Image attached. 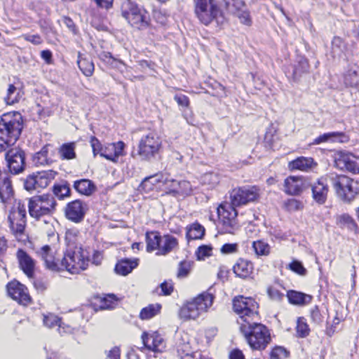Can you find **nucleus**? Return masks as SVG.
<instances>
[{
  "mask_svg": "<svg viewBox=\"0 0 359 359\" xmlns=\"http://www.w3.org/2000/svg\"><path fill=\"white\" fill-rule=\"evenodd\" d=\"M122 15L131 25L139 29L146 28L148 25V17L144 10L140 8L130 0H125L122 4Z\"/></svg>",
  "mask_w": 359,
  "mask_h": 359,
  "instance_id": "obj_8",
  "label": "nucleus"
},
{
  "mask_svg": "<svg viewBox=\"0 0 359 359\" xmlns=\"http://www.w3.org/2000/svg\"><path fill=\"white\" fill-rule=\"evenodd\" d=\"M74 188L79 194L85 196H90L95 190L96 187L90 180L82 179L76 180L74 183Z\"/></svg>",
  "mask_w": 359,
  "mask_h": 359,
  "instance_id": "obj_32",
  "label": "nucleus"
},
{
  "mask_svg": "<svg viewBox=\"0 0 359 359\" xmlns=\"http://www.w3.org/2000/svg\"><path fill=\"white\" fill-rule=\"evenodd\" d=\"M20 98V90L13 84L9 85L7 95L4 100L7 104H13L19 101Z\"/></svg>",
  "mask_w": 359,
  "mask_h": 359,
  "instance_id": "obj_45",
  "label": "nucleus"
},
{
  "mask_svg": "<svg viewBox=\"0 0 359 359\" xmlns=\"http://www.w3.org/2000/svg\"><path fill=\"white\" fill-rule=\"evenodd\" d=\"M267 294L271 299L277 302L281 301L284 297L283 293L275 286H269L267 288Z\"/></svg>",
  "mask_w": 359,
  "mask_h": 359,
  "instance_id": "obj_58",
  "label": "nucleus"
},
{
  "mask_svg": "<svg viewBox=\"0 0 359 359\" xmlns=\"http://www.w3.org/2000/svg\"><path fill=\"white\" fill-rule=\"evenodd\" d=\"M328 180L329 175H327L320 177L311 185L313 198L319 204L325 203L327 200L329 192Z\"/></svg>",
  "mask_w": 359,
  "mask_h": 359,
  "instance_id": "obj_19",
  "label": "nucleus"
},
{
  "mask_svg": "<svg viewBox=\"0 0 359 359\" xmlns=\"http://www.w3.org/2000/svg\"><path fill=\"white\" fill-rule=\"evenodd\" d=\"M22 128L21 122L10 114L0 117V152L18 139Z\"/></svg>",
  "mask_w": 359,
  "mask_h": 359,
  "instance_id": "obj_5",
  "label": "nucleus"
},
{
  "mask_svg": "<svg viewBox=\"0 0 359 359\" xmlns=\"http://www.w3.org/2000/svg\"><path fill=\"white\" fill-rule=\"evenodd\" d=\"M144 346L154 352L161 353L165 348V343L163 337L157 332L148 333L144 332L142 334Z\"/></svg>",
  "mask_w": 359,
  "mask_h": 359,
  "instance_id": "obj_18",
  "label": "nucleus"
},
{
  "mask_svg": "<svg viewBox=\"0 0 359 359\" xmlns=\"http://www.w3.org/2000/svg\"><path fill=\"white\" fill-rule=\"evenodd\" d=\"M77 64L80 70L86 76H91L93 75L94 64L90 59L83 57L81 54H79Z\"/></svg>",
  "mask_w": 359,
  "mask_h": 359,
  "instance_id": "obj_37",
  "label": "nucleus"
},
{
  "mask_svg": "<svg viewBox=\"0 0 359 359\" xmlns=\"http://www.w3.org/2000/svg\"><path fill=\"white\" fill-rule=\"evenodd\" d=\"M161 236L157 231H149L146 233L147 251H158Z\"/></svg>",
  "mask_w": 359,
  "mask_h": 359,
  "instance_id": "obj_36",
  "label": "nucleus"
},
{
  "mask_svg": "<svg viewBox=\"0 0 359 359\" xmlns=\"http://www.w3.org/2000/svg\"><path fill=\"white\" fill-rule=\"evenodd\" d=\"M167 181L166 172H158L145 177L142 180L140 188L146 193H149L154 190L159 184L165 185V182Z\"/></svg>",
  "mask_w": 359,
  "mask_h": 359,
  "instance_id": "obj_25",
  "label": "nucleus"
},
{
  "mask_svg": "<svg viewBox=\"0 0 359 359\" xmlns=\"http://www.w3.org/2000/svg\"><path fill=\"white\" fill-rule=\"evenodd\" d=\"M287 297L290 304L299 306L307 304L310 303L312 299L311 295L295 290L288 291Z\"/></svg>",
  "mask_w": 359,
  "mask_h": 359,
  "instance_id": "obj_33",
  "label": "nucleus"
},
{
  "mask_svg": "<svg viewBox=\"0 0 359 359\" xmlns=\"http://www.w3.org/2000/svg\"><path fill=\"white\" fill-rule=\"evenodd\" d=\"M337 224L341 228H346L351 231H355L357 228L354 219L348 214H341L336 217Z\"/></svg>",
  "mask_w": 359,
  "mask_h": 359,
  "instance_id": "obj_39",
  "label": "nucleus"
},
{
  "mask_svg": "<svg viewBox=\"0 0 359 359\" xmlns=\"http://www.w3.org/2000/svg\"><path fill=\"white\" fill-rule=\"evenodd\" d=\"M337 196L342 201L350 203L359 194V181L344 175H329Z\"/></svg>",
  "mask_w": 359,
  "mask_h": 359,
  "instance_id": "obj_3",
  "label": "nucleus"
},
{
  "mask_svg": "<svg viewBox=\"0 0 359 359\" xmlns=\"http://www.w3.org/2000/svg\"><path fill=\"white\" fill-rule=\"evenodd\" d=\"M309 68V63L306 59L302 58L298 65L293 69L292 78L294 81L297 80L302 73L308 72Z\"/></svg>",
  "mask_w": 359,
  "mask_h": 359,
  "instance_id": "obj_49",
  "label": "nucleus"
},
{
  "mask_svg": "<svg viewBox=\"0 0 359 359\" xmlns=\"http://www.w3.org/2000/svg\"><path fill=\"white\" fill-rule=\"evenodd\" d=\"M161 147L160 137L156 133L151 132L141 138L138 146V154L142 159L150 160L159 153Z\"/></svg>",
  "mask_w": 359,
  "mask_h": 359,
  "instance_id": "obj_10",
  "label": "nucleus"
},
{
  "mask_svg": "<svg viewBox=\"0 0 359 359\" xmlns=\"http://www.w3.org/2000/svg\"><path fill=\"white\" fill-rule=\"evenodd\" d=\"M49 145L44 146L33 158V161L36 165H43L50 163V160L48 157Z\"/></svg>",
  "mask_w": 359,
  "mask_h": 359,
  "instance_id": "obj_43",
  "label": "nucleus"
},
{
  "mask_svg": "<svg viewBox=\"0 0 359 359\" xmlns=\"http://www.w3.org/2000/svg\"><path fill=\"white\" fill-rule=\"evenodd\" d=\"M57 203L51 194L34 196L29 198L28 208L30 216L36 220L43 219L44 224L47 225L48 235L53 233L52 215L55 211Z\"/></svg>",
  "mask_w": 359,
  "mask_h": 359,
  "instance_id": "obj_1",
  "label": "nucleus"
},
{
  "mask_svg": "<svg viewBox=\"0 0 359 359\" xmlns=\"http://www.w3.org/2000/svg\"><path fill=\"white\" fill-rule=\"evenodd\" d=\"M242 323L240 330L252 350L262 351L271 341L269 329L261 323L252 321Z\"/></svg>",
  "mask_w": 359,
  "mask_h": 359,
  "instance_id": "obj_2",
  "label": "nucleus"
},
{
  "mask_svg": "<svg viewBox=\"0 0 359 359\" xmlns=\"http://www.w3.org/2000/svg\"><path fill=\"white\" fill-rule=\"evenodd\" d=\"M345 50V44L343 39L339 36H334L332 41V53L333 56H340Z\"/></svg>",
  "mask_w": 359,
  "mask_h": 359,
  "instance_id": "obj_50",
  "label": "nucleus"
},
{
  "mask_svg": "<svg viewBox=\"0 0 359 359\" xmlns=\"http://www.w3.org/2000/svg\"><path fill=\"white\" fill-rule=\"evenodd\" d=\"M60 320H61L58 316H57L53 313H48L47 315H43V324H44V325H46V327H48L49 328L53 327L55 326H58Z\"/></svg>",
  "mask_w": 359,
  "mask_h": 359,
  "instance_id": "obj_57",
  "label": "nucleus"
},
{
  "mask_svg": "<svg viewBox=\"0 0 359 359\" xmlns=\"http://www.w3.org/2000/svg\"><path fill=\"white\" fill-rule=\"evenodd\" d=\"M79 231L76 229H69L65 233L67 250H76L83 248L79 241Z\"/></svg>",
  "mask_w": 359,
  "mask_h": 359,
  "instance_id": "obj_35",
  "label": "nucleus"
},
{
  "mask_svg": "<svg viewBox=\"0 0 359 359\" xmlns=\"http://www.w3.org/2000/svg\"><path fill=\"white\" fill-rule=\"evenodd\" d=\"M26 207L18 202L16 206L11 210L8 215V222L11 230L16 233H22L25 230L26 224Z\"/></svg>",
  "mask_w": 359,
  "mask_h": 359,
  "instance_id": "obj_13",
  "label": "nucleus"
},
{
  "mask_svg": "<svg viewBox=\"0 0 359 359\" xmlns=\"http://www.w3.org/2000/svg\"><path fill=\"white\" fill-rule=\"evenodd\" d=\"M233 311L239 316L238 323L241 326L242 323L253 320L258 315V306L252 298L243 296L236 297L233 300Z\"/></svg>",
  "mask_w": 359,
  "mask_h": 359,
  "instance_id": "obj_7",
  "label": "nucleus"
},
{
  "mask_svg": "<svg viewBox=\"0 0 359 359\" xmlns=\"http://www.w3.org/2000/svg\"><path fill=\"white\" fill-rule=\"evenodd\" d=\"M89 262V252L86 249L66 250L60 260L61 271L78 274L88 268Z\"/></svg>",
  "mask_w": 359,
  "mask_h": 359,
  "instance_id": "obj_4",
  "label": "nucleus"
},
{
  "mask_svg": "<svg viewBox=\"0 0 359 359\" xmlns=\"http://www.w3.org/2000/svg\"><path fill=\"white\" fill-rule=\"evenodd\" d=\"M161 308V306L158 304H150L141 310L140 318L142 320L150 319L160 312Z\"/></svg>",
  "mask_w": 359,
  "mask_h": 359,
  "instance_id": "obj_42",
  "label": "nucleus"
},
{
  "mask_svg": "<svg viewBox=\"0 0 359 359\" xmlns=\"http://www.w3.org/2000/svg\"><path fill=\"white\" fill-rule=\"evenodd\" d=\"M289 352L283 346L274 347L270 353V359H285Z\"/></svg>",
  "mask_w": 359,
  "mask_h": 359,
  "instance_id": "obj_55",
  "label": "nucleus"
},
{
  "mask_svg": "<svg viewBox=\"0 0 359 359\" xmlns=\"http://www.w3.org/2000/svg\"><path fill=\"white\" fill-rule=\"evenodd\" d=\"M192 268V262L190 261L184 260L179 263L177 276L180 278L187 277Z\"/></svg>",
  "mask_w": 359,
  "mask_h": 359,
  "instance_id": "obj_52",
  "label": "nucleus"
},
{
  "mask_svg": "<svg viewBox=\"0 0 359 359\" xmlns=\"http://www.w3.org/2000/svg\"><path fill=\"white\" fill-rule=\"evenodd\" d=\"M38 255L43 260L46 268L51 271H61L60 260L56 259L49 245H44L37 251Z\"/></svg>",
  "mask_w": 359,
  "mask_h": 359,
  "instance_id": "obj_21",
  "label": "nucleus"
},
{
  "mask_svg": "<svg viewBox=\"0 0 359 359\" xmlns=\"http://www.w3.org/2000/svg\"><path fill=\"white\" fill-rule=\"evenodd\" d=\"M252 247L258 256H266L270 253L271 248L269 245L263 241H254Z\"/></svg>",
  "mask_w": 359,
  "mask_h": 359,
  "instance_id": "obj_47",
  "label": "nucleus"
},
{
  "mask_svg": "<svg viewBox=\"0 0 359 359\" xmlns=\"http://www.w3.org/2000/svg\"><path fill=\"white\" fill-rule=\"evenodd\" d=\"M57 172L52 170H43L27 177L24 182L25 189L29 191L46 188L55 177Z\"/></svg>",
  "mask_w": 359,
  "mask_h": 359,
  "instance_id": "obj_12",
  "label": "nucleus"
},
{
  "mask_svg": "<svg viewBox=\"0 0 359 359\" xmlns=\"http://www.w3.org/2000/svg\"><path fill=\"white\" fill-rule=\"evenodd\" d=\"M316 164L312 158L301 156L289 163V168L291 170H299L301 171H308L312 169Z\"/></svg>",
  "mask_w": 359,
  "mask_h": 359,
  "instance_id": "obj_30",
  "label": "nucleus"
},
{
  "mask_svg": "<svg viewBox=\"0 0 359 359\" xmlns=\"http://www.w3.org/2000/svg\"><path fill=\"white\" fill-rule=\"evenodd\" d=\"M14 191L11 178L8 173H0V200L7 204L13 199Z\"/></svg>",
  "mask_w": 359,
  "mask_h": 359,
  "instance_id": "obj_20",
  "label": "nucleus"
},
{
  "mask_svg": "<svg viewBox=\"0 0 359 359\" xmlns=\"http://www.w3.org/2000/svg\"><path fill=\"white\" fill-rule=\"evenodd\" d=\"M125 144L122 141L107 143L104 145L102 156L112 162H117L119 156H123Z\"/></svg>",
  "mask_w": 359,
  "mask_h": 359,
  "instance_id": "obj_22",
  "label": "nucleus"
},
{
  "mask_svg": "<svg viewBox=\"0 0 359 359\" xmlns=\"http://www.w3.org/2000/svg\"><path fill=\"white\" fill-rule=\"evenodd\" d=\"M88 210L87 205L81 200H74L67 204L65 212L66 217L75 223L81 222Z\"/></svg>",
  "mask_w": 359,
  "mask_h": 359,
  "instance_id": "obj_16",
  "label": "nucleus"
},
{
  "mask_svg": "<svg viewBox=\"0 0 359 359\" xmlns=\"http://www.w3.org/2000/svg\"><path fill=\"white\" fill-rule=\"evenodd\" d=\"M306 181L299 177L290 176L284 182V191L291 196L300 194L306 188Z\"/></svg>",
  "mask_w": 359,
  "mask_h": 359,
  "instance_id": "obj_23",
  "label": "nucleus"
},
{
  "mask_svg": "<svg viewBox=\"0 0 359 359\" xmlns=\"http://www.w3.org/2000/svg\"><path fill=\"white\" fill-rule=\"evenodd\" d=\"M240 20V22L245 25L250 26L252 24L250 12L245 6V8H241L238 13L234 14Z\"/></svg>",
  "mask_w": 359,
  "mask_h": 359,
  "instance_id": "obj_56",
  "label": "nucleus"
},
{
  "mask_svg": "<svg viewBox=\"0 0 359 359\" xmlns=\"http://www.w3.org/2000/svg\"><path fill=\"white\" fill-rule=\"evenodd\" d=\"M138 259H123L120 260L115 266L116 273L126 276L130 273L138 265Z\"/></svg>",
  "mask_w": 359,
  "mask_h": 359,
  "instance_id": "obj_31",
  "label": "nucleus"
},
{
  "mask_svg": "<svg viewBox=\"0 0 359 359\" xmlns=\"http://www.w3.org/2000/svg\"><path fill=\"white\" fill-rule=\"evenodd\" d=\"M259 196L260 189L257 186L247 185L235 188L230 194L229 204L235 208L257 201Z\"/></svg>",
  "mask_w": 359,
  "mask_h": 359,
  "instance_id": "obj_9",
  "label": "nucleus"
},
{
  "mask_svg": "<svg viewBox=\"0 0 359 359\" xmlns=\"http://www.w3.org/2000/svg\"><path fill=\"white\" fill-rule=\"evenodd\" d=\"M8 295L18 304L27 306L31 302V297L27 288L18 280H12L6 285Z\"/></svg>",
  "mask_w": 359,
  "mask_h": 359,
  "instance_id": "obj_14",
  "label": "nucleus"
},
{
  "mask_svg": "<svg viewBox=\"0 0 359 359\" xmlns=\"http://www.w3.org/2000/svg\"><path fill=\"white\" fill-rule=\"evenodd\" d=\"M100 58L105 62L111 65L112 67L120 69L121 67H124L125 64L119 60L115 59L110 53L104 52L100 55Z\"/></svg>",
  "mask_w": 359,
  "mask_h": 359,
  "instance_id": "obj_54",
  "label": "nucleus"
},
{
  "mask_svg": "<svg viewBox=\"0 0 359 359\" xmlns=\"http://www.w3.org/2000/svg\"><path fill=\"white\" fill-rule=\"evenodd\" d=\"M302 207V203L294 198L289 199L285 202V208L289 211H296L300 210Z\"/></svg>",
  "mask_w": 359,
  "mask_h": 359,
  "instance_id": "obj_63",
  "label": "nucleus"
},
{
  "mask_svg": "<svg viewBox=\"0 0 359 359\" xmlns=\"http://www.w3.org/2000/svg\"><path fill=\"white\" fill-rule=\"evenodd\" d=\"M348 141V137L345 133H341V132H332V133H324V134L318 136V137H316V139L313 140L312 144H320L323 142H340V143H344V142H347Z\"/></svg>",
  "mask_w": 359,
  "mask_h": 359,
  "instance_id": "obj_28",
  "label": "nucleus"
},
{
  "mask_svg": "<svg viewBox=\"0 0 359 359\" xmlns=\"http://www.w3.org/2000/svg\"><path fill=\"white\" fill-rule=\"evenodd\" d=\"M195 13L199 20L207 25L220 13V10L214 0H194Z\"/></svg>",
  "mask_w": 359,
  "mask_h": 359,
  "instance_id": "obj_11",
  "label": "nucleus"
},
{
  "mask_svg": "<svg viewBox=\"0 0 359 359\" xmlns=\"http://www.w3.org/2000/svg\"><path fill=\"white\" fill-rule=\"evenodd\" d=\"M17 258L20 269L28 277H31L34 273L35 266L34 259L22 249L18 250Z\"/></svg>",
  "mask_w": 359,
  "mask_h": 359,
  "instance_id": "obj_27",
  "label": "nucleus"
},
{
  "mask_svg": "<svg viewBox=\"0 0 359 359\" xmlns=\"http://www.w3.org/2000/svg\"><path fill=\"white\" fill-rule=\"evenodd\" d=\"M137 69L142 72H146L147 69L154 71L155 64L151 61L140 60L137 61Z\"/></svg>",
  "mask_w": 359,
  "mask_h": 359,
  "instance_id": "obj_61",
  "label": "nucleus"
},
{
  "mask_svg": "<svg viewBox=\"0 0 359 359\" xmlns=\"http://www.w3.org/2000/svg\"><path fill=\"white\" fill-rule=\"evenodd\" d=\"M226 11L233 15L241 8H245V4L243 0H223Z\"/></svg>",
  "mask_w": 359,
  "mask_h": 359,
  "instance_id": "obj_46",
  "label": "nucleus"
},
{
  "mask_svg": "<svg viewBox=\"0 0 359 359\" xmlns=\"http://www.w3.org/2000/svg\"><path fill=\"white\" fill-rule=\"evenodd\" d=\"M8 167L12 174L18 175L25 169V154L22 151L12 149L6 154Z\"/></svg>",
  "mask_w": 359,
  "mask_h": 359,
  "instance_id": "obj_17",
  "label": "nucleus"
},
{
  "mask_svg": "<svg viewBox=\"0 0 359 359\" xmlns=\"http://www.w3.org/2000/svg\"><path fill=\"white\" fill-rule=\"evenodd\" d=\"M219 182L220 176L215 172H207L201 177V184L210 189L215 188Z\"/></svg>",
  "mask_w": 359,
  "mask_h": 359,
  "instance_id": "obj_38",
  "label": "nucleus"
},
{
  "mask_svg": "<svg viewBox=\"0 0 359 359\" xmlns=\"http://www.w3.org/2000/svg\"><path fill=\"white\" fill-rule=\"evenodd\" d=\"M297 335L298 337L304 338L309 334L310 330L304 318H299L296 327Z\"/></svg>",
  "mask_w": 359,
  "mask_h": 359,
  "instance_id": "obj_51",
  "label": "nucleus"
},
{
  "mask_svg": "<svg viewBox=\"0 0 359 359\" xmlns=\"http://www.w3.org/2000/svg\"><path fill=\"white\" fill-rule=\"evenodd\" d=\"M59 154L62 159L71 160L75 158V143L70 142L63 144L59 149Z\"/></svg>",
  "mask_w": 359,
  "mask_h": 359,
  "instance_id": "obj_41",
  "label": "nucleus"
},
{
  "mask_svg": "<svg viewBox=\"0 0 359 359\" xmlns=\"http://www.w3.org/2000/svg\"><path fill=\"white\" fill-rule=\"evenodd\" d=\"M90 144L94 155L100 154L102 156L104 146H102L100 142L95 137H91Z\"/></svg>",
  "mask_w": 359,
  "mask_h": 359,
  "instance_id": "obj_64",
  "label": "nucleus"
},
{
  "mask_svg": "<svg viewBox=\"0 0 359 359\" xmlns=\"http://www.w3.org/2000/svg\"><path fill=\"white\" fill-rule=\"evenodd\" d=\"M335 166L340 170H346L353 173H359V157L339 151L335 156Z\"/></svg>",
  "mask_w": 359,
  "mask_h": 359,
  "instance_id": "obj_15",
  "label": "nucleus"
},
{
  "mask_svg": "<svg viewBox=\"0 0 359 359\" xmlns=\"http://www.w3.org/2000/svg\"><path fill=\"white\" fill-rule=\"evenodd\" d=\"M215 297L213 294L205 292L198 294L194 298L195 301L198 304L203 313H206L213 304Z\"/></svg>",
  "mask_w": 359,
  "mask_h": 359,
  "instance_id": "obj_34",
  "label": "nucleus"
},
{
  "mask_svg": "<svg viewBox=\"0 0 359 359\" xmlns=\"http://www.w3.org/2000/svg\"><path fill=\"white\" fill-rule=\"evenodd\" d=\"M289 268L292 271L301 276H304L306 273V269L299 261H293L292 262H291L289 264Z\"/></svg>",
  "mask_w": 359,
  "mask_h": 359,
  "instance_id": "obj_62",
  "label": "nucleus"
},
{
  "mask_svg": "<svg viewBox=\"0 0 359 359\" xmlns=\"http://www.w3.org/2000/svg\"><path fill=\"white\" fill-rule=\"evenodd\" d=\"M177 189L174 190L175 195L189 196L192 194L193 187L189 182L186 180L180 181Z\"/></svg>",
  "mask_w": 359,
  "mask_h": 359,
  "instance_id": "obj_48",
  "label": "nucleus"
},
{
  "mask_svg": "<svg viewBox=\"0 0 359 359\" xmlns=\"http://www.w3.org/2000/svg\"><path fill=\"white\" fill-rule=\"evenodd\" d=\"M341 319L337 316V313H336V316L332 320V323H327L326 327V334L329 337H332L336 332V327L341 322Z\"/></svg>",
  "mask_w": 359,
  "mask_h": 359,
  "instance_id": "obj_60",
  "label": "nucleus"
},
{
  "mask_svg": "<svg viewBox=\"0 0 359 359\" xmlns=\"http://www.w3.org/2000/svg\"><path fill=\"white\" fill-rule=\"evenodd\" d=\"M253 269V264L245 259H239L233 266V271L236 276L243 279L251 277Z\"/></svg>",
  "mask_w": 359,
  "mask_h": 359,
  "instance_id": "obj_26",
  "label": "nucleus"
},
{
  "mask_svg": "<svg viewBox=\"0 0 359 359\" xmlns=\"http://www.w3.org/2000/svg\"><path fill=\"white\" fill-rule=\"evenodd\" d=\"M219 217V232L234 234L240 229L236 210L228 203L220 204L217 208Z\"/></svg>",
  "mask_w": 359,
  "mask_h": 359,
  "instance_id": "obj_6",
  "label": "nucleus"
},
{
  "mask_svg": "<svg viewBox=\"0 0 359 359\" xmlns=\"http://www.w3.org/2000/svg\"><path fill=\"white\" fill-rule=\"evenodd\" d=\"M187 238L189 240H196L203 238L205 233L204 227L198 223H194L187 228Z\"/></svg>",
  "mask_w": 359,
  "mask_h": 359,
  "instance_id": "obj_40",
  "label": "nucleus"
},
{
  "mask_svg": "<svg viewBox=\"0 0 359 359\" xmlns=\"http://www.w3.org/2000/svg\"><path fill=\"white\" fill-rule=\"evenodd\" d=\"M53 193L58 198L62 199L70 195V188L66 182L57 184L53 187Z\"/></svg>",
  "mask_w": 359,
  "mask_h": 359,
  "instance_id": "obj_53",
  "label": "nucleus"
},
{
  "mask_svg": "<svg viewBox=\"0 0 359 359\" xmlns=\"http://www.w3.org/2000/svg\"><path fill=\"white\" fill-rule=\"evenodd\" d=\"M202 314L203 313L194 298L184 304L179 313L180 318L184 320H195Z\"/></svg>",
  "mask_w": 359,
  "mask_h": 359,
  "instance_id": "obj_24",
  "label": "nucleus"
},
{
  "mask_svg": "<svg viewBox=\"0 0 359 359\" xmlns=\"http://www.w3.org/2000/svg\"><path fill=\"white\" fill-rule=\"evenodd\" d=\"M212 250V248L210 245L200 246L196 252L197 259L199 260H202L204 259L205 257L210 256Z\"/></svg>",
  "mask_w": 359,
  "mask_h": 359,
  "instance_id": "obj_59",
  "label": "nucleus"
},
{
  "mask_svg": "<svg viewBox=\"0 0 359 359\" xmlns=\"http://www.w3.org/2000/svg\"><path fill=\"white\" fill-rule=\"evenodd\" d=\"M180 337V338L178 339L177 341V351L186 355H189L190 353V346L188 334L187 333H180L177 334V337Z\"/></svg>",
  "mask_w": 359,
  "mask_h": 359,
  "instance_id": "obj_44",
  "label": "nucleus"
},
{
  "mask_svg": "<svg viewBox=\"0 0 359 359\" xmlns=\"http://www.w3.org/2000/svg\"><path fill=\"white\" fill-rule=\"evenodd\" d=\"M178 246V241L175 237L172 235H164L161 238V243L157 255H165L171 251L176 249Z\"/></svg>",
  "mask_w": 359,
  "mask_h": 359,
  "instance_id": "obj_29",
  "label": "nucleus"
}]
</instances>
